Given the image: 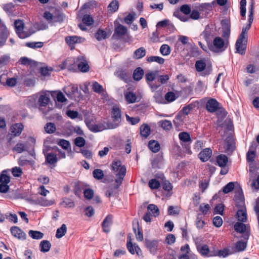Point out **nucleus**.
<instances>
[{"mask_svg":"<svg viewBox=\"0 0 259 259\" xmlns=\"http://www.w3.org/2000/svg\"><path fill=\"white\" fill-rule=\"evenodd\" d=\"M11 231L14 236L19 239L24 240L26 238L25 233L17 227H12Z\"/></svg>","mask_w":259,"mask_h":259,"instance_id":"obj_18","label":"nucleus"},{"mask_svg":"<svg viewBox=\"0 0 259 259\" xmlns=\"http://www.w3.org/2000/svg\"><path fill=\"white\" fill-rule=\"evenodd\" d=\"M206 67V63L203 60L197 61L195 63V68L197 71L201 72L204 70Z\"/></svg>","mask_w":259,"mask_h":259,"instance_id":"obj_39","label":"nucleus"},{"mask_svg":"<svg viewBox=\"0 0 259 259\" xmlns=\"http://www.w3.org/2000/svg\"><path fill=\"white\" fill-rule=\"evenodd\" d=\"M25 146L23 143H17L13 150L18 153H21L25 150Z\"/></svg>","mask_w":259,"mask_h":259,"instance_id":"obj_60","label":"nucleus"},{"mask_svg":"<svg viewBox=\"0 0 259 259\" xmlns=\"http://www.w3.org/2000/svg\"><path fill=\"white\" fill-rule=\"evenodd\" d=\"M87 186L82 182H77L74 184L73 191L75 195L79 196L82 191L86 188Z\"/></svg>","mask_w":259,"mask_h":259,"instance_id":"obj_23","label":"nucleus"},{"mask_svg":"<svg viewBox=\"0 0 259 259\" xmlns=\"http://www.w3.org/2000/svg\"><path fill=\"white\" fill-rule=\"evenodd\" d=\"M180 11L185 15H188L191 13V8L188 5H183L180 8Z\"/></svg>","mask_w":259,"mask_h":259,"instance_id":"obj_64","label":"nucleus"},{"mask_svg":"<svg viewBox=\"0 0 259 259\" xmlns=\"http://www.w3.org/2000/svg\"><path fill=\"white\" fill-rule=\"evenodd\" d=\"M148 146L149 149L153 152L156 153L160 150L159 143L154 140H151L149 142Z\"/></svg>","mask_w":259,"mask_h":259,"instance_id":"obj_31","label":"nucleus"},{"mask_svg":"<svg viewBox=\"0 0 259 259\" xmlns=\"http://www.w3.org/2000/svg\"><path fill=\"white\" fill-rule=\"evenodd\" d=\"M52 96L56 102L57 106H58L59 108H61V106H59V104L65 102V97L63 94L60 91H54L52 93Z\"/></svg>","mask_w":259,"mask_h":259,"instance_id":"obj_16","label":"nucleus"},{"mask_svg":"<svg viewBox=\"0 0 259 259\" xmlns=\"http://www.w3.org/2000/svg\"><path fill=\"white\" fill-rule=\"evenodd\" d=\"M148 185L151 189H157L160 187L159 182L155 179L149 181Z\"/></svg>","mask_w":259,"mask_h":259,"instance_id":"obj_47","label":"nucleus"},{"mask_svg":"<svg viewBox=\"0 0 259 259\" xmlns=\"http://www.w3.org/2000/svg\"><path fill=\"white\" fill-rule=\"evenodd\" d=\"M74 144L77 147H82L85 144V140L82 137H78L75 139Z\"/></svg>","mask_w":259,"mask_h":259,"instance_id":"obj_53","label":"nucleus"},{"mask_svg":"<svg viewBox=\"0 0 259 259\" xmlns=\"http://www.w3.org/2000/svg\"><path fill=\"white\" fill-rule=\"evenodd\" d=\"M219 105L218 102L215 99L211 98L206 104V110L209 112L213 113L218 110Z\"/></svg>","mask_w":259,"mask_h":259,"instance_id":"obj_11","label":"nucleus"},{"mask_svg":"<svg viewBox=\"0 0 259 259\" xmlns=\"http://www.w3.org/2000/svg\"><path fill=\"white\" fill-rule=\"evenodd\" d=\"M107 37V32L103 30L99 29L95 34V37L98 40H101L106 38Z\"/></svg>","mask_w":259,"mask_h":259,"instance_id":"obj_40","label":"nucleus"},{"mask_svg":"<svg viewBox=\"0 0 259 259\" xmlns=\"http://www.w3.org/2000/svg\"><path fill=\"white\" fill-rule=\"evenodd\" d=\"M44 17L49 22H51L53 19L56 21L62 22L63 17L62 15H59L57 17L54 16L49 12H45L44 14Z\"/></svg>","mask_w":259,"mask_h":259,"instance_id":"obj_21","label":"nucleus"},{"mask_svg":"<svg viewBox=\"0 0 259 259\" xmlns=\"http://www.w3.org/2000/svg\"><path fill=\"white\" fill-rule=\"evenodd\" d=\"M234 251L232 250V249H230L229 248H225L223 250H220L219 252V255L220 256H223L224 257L227 256L228 255L234 253Z\"/></svg>","mask_w":259,"mask_h":259,"instance_id":"obj_56","label":"nucleus"},{"mask_svg":"<svg viewBox=\"0 0 259 259\" xmlns=\"http://www.w3.org/2000/svg\"><path fill=\"white\" fill-rule=\"evenodd\" d=\"M145 245L150 253L155 255L162 246L161 243L157 240L145 239Z\"/></svg>","mask_w":259,"mask_h":259,"instance_id":"obj_6","label":"nucleus"},{"mask_svg":"<svg viewBox=\"0 0 259 259\" xmlns=\"http://www.w3.org/2000/svg\"><path fill=\"white\" fill-rule=\"evenodd\" d=\"M155 77L156 72H150L145 74L146 80L153 90H156L159 87V85H155L151 82Z\"/></svg>","mask_w":259,"mask_h":259,"instance_id":"obj_14","label":"nucleus"},{"mask_svg":"<svg viewBox=\"0 0 259 259\" xmlns=\"http://www.w3.org/2000/svg\"><path fill=\"white\" fill-rule=\"evenodd\" d=\"M26 46L32 48V49H38L41 48L44 46V42L41 41L38 42H28L26 43Z\"/></svg>","mask_w":259,"mask_h":259,"instance_id":"obj_43","label":"nucleus"},{"mask_svg":"<svg viewBox=\"0 0 259 259\" xmlns=\"http://www.w3.org/2000/svg\"><path fill=\"white\" fill-rule=\"evenodd\" d=\"M247 247V242L243 241H237L234 244V247L232 249L234 251V253L237 252H241L244 251Z\"/></svg>","mask_w":259,"mask_h":259,"instance_id":"obj_20","label":"nucleus"},{"mask_svg":"<svg viewBox=\"0 0 259 259\" xmlns=\"http://www.w3.org/2000/svg\"><path fill=\"white\" fill-rule=\"evenodd\" d=\"M230 34V26L228 24H225L223 26L222 36L225 39H228Z\"/></svg>","mask_w":259,"mask_h":259,"instance_id":"obj_41","label":"nucleus"},{"mask_svg":"<svg viewBox=\"0 0 259 259\" xmlns=\"http://www.w3.org/2000/svg\"><path fill=\"white\" fill-rule=\"evenodd\" d=\"M87 125L89 129L93 132H101L106 129V127L103 124L101 123L91 124V123H88Z\"/></svg>","mask_w":259,"mask_h":259,"instance_id":"obj_24","label":"nucleus"},{"mask_svg":"<svg viewBox=\"0 0 259 259\" xmlns=\"http://www.w3.org/2000/svg\"><path fill=\"white\" fill-rule=\"evenodd\" d=\"M65 234V224H62L61 227L58 229L56 234V237L57 238L62 237Z\"/></svg>","mask_w":259,"mask_h":259,"instance_id":"obj_59","label":"nucleus"},{"mask_svg":"<svg viewBox=\"0 0 259 259\" xmlns=\"http://www.w3.org/2000/svg\"><path fill=\"white\" fill-rule=\"evenodd\" d=\"M126 246L129 252L134 254L135 253V249L134 248V245L133 244L131 241V239L130 238L129 235L127 237V241L126 243Z\"/></svg>","mask_w":259,"mask_h":259,"instance_id":"obj_55","label":"nucleus"},{"mask_svg":"<svg viewBox=\"0 0 259 259\" xmlns=\"http://www.w3.org/2000/svg\"><path fill=\"white\" fill-rule=\"evenodd\" d=\"M235 148L234 141L232 137L227 138L224 145L225 152L227 153H232Z\"/></svg>","mask_w":259,"mask_h":259,"instance_id":"obj_12","label":"nucleus"},{"mask_svg":"<svg viewBox=\"0 0 259 259\" xmlns=\"http://www.w3.org/2000/svg\"><path fill=\"white\" fill-rule=\"evenodd\" d=\"M93 177L97 180H101L104 177L103 170L100 169H96L93 172Z\"/></svg>","mask_w":259,"mask_h":259,"instance_id":"obj_49","label":"nucleus"},{"mask_svg":"<svg viewBox=\"0 0 259 259\" xmlns=\"http://www.w3.org/2000/svg\"><path fill=\"white\" fill-rule=\"evenodd\" d=\"M170 47L166 44L162 45L160 48V52L163 56L168 55L170 53Z\"/></svg>","mask_w":259,"mask_h":259,"instance_id":"obj_44","label":"nucleus"},{"mask_svg":"<svg viewBox=\"0 0 259 259\" xmlns=\"http://www.w3.org/2000/svg\"><path fill=\"white\" fill-rule=\"evenodd\" d=\"M84 197L85 199L91 200L94 195V191L90 188H85L83 191Z\"/></svg>","mask_w":259,"mask_h":259,"instance_id":"obj_45","label":"nucleus"},{"mask_svg":"<svg viewBox=\"0 0 259 259\" xmlns=\"http://www.w3.org/2000/svg\"><path fill=\"white\" fill-rule=\"evenodd\" d=\"M125 98L128 103H133L137 101V97L135 94L128 92L125 94Z\"/></svg>","mask_w":259,"mask_h":259,"instance_id":"obj_35","label":"nucleus"},{"mask_svg":"<svg viewBox=\"0 0 259 259\" xmlns=\"http://www.w3.org/2000/svg\"><path fill=\"white\" fill-rule=\"evenodd\" d=\"M82 21L83 24L88 26H91L94 23V20L92 17L89 15H84L82 19Z\"/></svg>","mask_w":259,"mask_h":259,"instance_id":"obj_46","label":"nucleus"},{"mask_svg":"<svg viewBox=\"0 0 259 259\" xmlns=\"http://www.w3.org/2000/svg\"><path fill=\"white\" fill-rule=\"evenodd\" d=\"M179 138L181 141L183 142H189L191 140L190 135L186 132H182L179 134Z\"/></svg>","mask_w":259,"mask_h":259,"instance_id":"obj_57","label":"nucleus"},{"mask_svg":"<svg viewBox=\"0 0 259 259\" xmlns=\"http://www.w3.org/2000/svg\"><path fill=\"white\" fill-rule=\"evenodd\" d=\"M236 217L239 221L246 222L247 221V212L244 202H242V205L240 209H238L236 213Z\"/></svg>","mask_w":259,"mask_h":259,"instance_id":"obj_13","label":"nucleus"},{"mask_svg":"<svg viewBox=\"0 0 259 259\" xmlns=\"http://www.w3.org/2000/svg\"><path fill=\"white\" fill-rule=\"evenodd\" d=\"M147 61L148 62H156L159 64H162L164 62V59L159 56H150L147 58Z\"/></svg>","mask_w":259,"mask_h":259,"instance_id":"obj_37","label":"nucleus"},{"mask_svg":"<svg viewBox=\"0 0 259 259\" xmlns=\"http://www.w3.org/2000/svg\"><path fill=\"white\" fill-rule=\"evenodd\" d=\"M212 150L210 148H205L201 151L198 156L202 162L207 161L211 156Z\"/></svg>","mask_w":259,"mask_h":259,"instance_id":"obj_15","label":"nucleus"},{"mask_svg":"<svg viewBox=\"0 0 259 259\" xmlns=\"http://www.w3.org/2000/svg\"><path fill=\"white\" fill-rule=\"evenodd\" d=\"M45 130L46 133L48 134H52L56 130V126L55 124L51 122H49L46 124L45 126Z\"/></svg>","mask_w":259,"mask_h":259,"instance_id":"obj_48","label":"nucleus"},{"mask_svg":"<svg viewBox=\"0 0 259 259\" xmlns=\"http://www.w3.org/2000/svg\"><path fill=\"white\" fill-rule=\"evenodd\" d=\"M235 183L234 182H230L227 184L223 188V191L225 194H227L232 191L234 188Z\"/></svg>","mask_w":259,"mask_h":259,"instance_id":"obj_52","label":"nucleus"},{"mask_svg":"<svg viewBox=\"0 0 259 259\" xmlns=\"http://www.w3.org/2000/svg\"><path fill=\"white\" fill-rule=\"evenodd\" d=\"M68 70L74 72L77 69L82 72H87L89 70L90 66L85 58L83 56L78 57L76 60L73 61V64L68 65Z\"/></svg>","mask_w":259,"mask_h":259,"instance_id":"obj_3","label":"nucleus"},{"mask_svg":"<svg viewBox=\"0 0 259 259\" xmlns=\"http://www.w3.org/2000/svg\"><path fill=\"white\" fill-rule=\"evenodd\" d=\"M127 28L126 27L119 24L117 27H115L114 33L113 35V37L115 38H118L125 35L127 32Z\"/></svg>","mask_w":259,"mask_h":259,"instance_id":"obj_17","label":"nucleus"},{"mask_svg":"<svg viewBox=\"0 0 259 259\" xmlns=\"http://www.w3.org/2000/svg\"><path fill=\"white\" fill-rule=\"evenodd\" d=\"M112 216L111 215H108L102 222V228L103 231L106 233L110 232V226L112 224Z\"/></svg>","mask_w":259,"mask_h":259,"instance_id":"obj_19","label":"nucleus"},{"mask_svg":"<svg viewBox=\"0 0 259 259\" xmlns=\"http://www.w3.org/2000/svg\"><path fill=\"white\" fill-rule=\"evenodd\" d=\"M9 57L6 55L0 57V69L5 66L9 62Z\"/></svg>","mask_w":259,"mask_h":259,"instance_id":"obj_63","label":"nucleus"},{"mask_svg":"<svg viewBox=\"0 0 259 259\" xmlns=\"http://www.w3.org/2000/svg\"><path fill=\"white\" fill-rule=\"evenodd\" d=\"M14 25L16 33L20 38L24 39L27 38L34 33L32 29H29L28 31L24 30V23L21 20H16L14 22Z\"/></svg>","mask_w":259,"mask_h":259,"instance_id":"obj_5","label":"nucleus"},{"mask_svg":"<svg viewBox=\"0 0 259 259\" xmlns=\"http://www.w3.org/2000/svg\"><path fill=\"white\" fill-rule=\"evenodd\" d=\"M150 127L147 124H143L140 127L141 136L144 138H147L150 134Z\"/></svg>","mask_w":259,"mask_h":259,"instance_id":"obj_28","label":"nucleus"},{"mask_svg":"<svg viewBox=\"0 0 259 259\" xmlns=\"http://www.w3.org/2000/svg\"><path fill=\"white\" fill-rule=\"evenodd\" d=\"M67 91H66V95L71 99L77 101L78 100L80 94L78 92V88L76 85H70L67 88Z\"/></svg>","mask_w":259,"mask_h":259,"instance_id":"obj_9","label":"nucleus"},{"mask_svg":"<svg viewBox=\"0 0 259 259\" xmlns=\"http://www.w3.org/2000/svg\"><path fill=\"white\" fill-rule=\"evenodd\" d=\"M29 236L33 239H40L43 238L44 234L40 231L30 230L28 232Z\"/></svg>","mask_w":259,"mask_h":259,"instance_id":"obj_34","label":"nucleus"},{"mask_svg":"<svg viewBox=\"0 0 259 259\" xmlns=\"http://www.w3.org/2000/svg\"><path fill=\"white\" fill-rule=\"evenodd\" d=\"M23 125L21 123H16L11 127L12 135L14 136H19L22 132Z\"/></svg>","mask_w":259,"mask_h":259,"instance_id":"obj_22","label":"nucleus"},{"mask_svg":"<svg viewBox=\"0 0 259 259\" xmlns=\"http://www.w3.org/2000/svg\"><path fill=\"white\" fill-rule=\"evenodd\" d=\"M111 117L115 122L114 125L109 126V128H114L117 127L121 121V114L119 108L117 106H114L112 109Z\"/></svg>","mask_w":259,"mask_h":259,"instance_id":"obj_8","label":"nucleus"},{"mask_svg":"<svg viewBox=\"0 0 259 259\" xmlns=\"http://www.w3.org/2000/svg\"><path fill=\"white\" fill-rule=\"evenodd\" d=\"M228 160L227 156L224 154H220L217 157V162L221 167L225 166L228 162Z\"/></svg>","mask_w":259,"mask_h":259,"instance_id":"obj_29","label":"nucleus"},{"mask_svg":"<svg viewBox=\"0 0 259 259\" xmlns=\"http://www.w3.org/2000/svg\"><path fill=\"white\" fill-rule=\"evenodd\" d=\"M50 102V98L48 95L45 94L40 96L38 99V102L40 106V110H42V107L47 106Z\"/></svg>","mask_w":259,"mask_h":259,"instance_id":"obj_27","label":"nucleus"},{"mask_svg":"<svg viewBox=\"0 0 259 259\" xmlns=\"http://www.w3.org/2000/svg\"><path fill=\"white\" fill-rule=\"evenodd\" d=\"M111 169L115 172H118L116 175L117 178L115 180V183H116V188L117 189L121 184L125 176L126 167L124 165H122L121 162L120 160H115L112 163Z\"/></svg>","mask_w":259,"mask_h":259,"instance_id":"obj_2","label":"nucleus"},{"mask_svg":"<svg viewBox=\"0 0 259 259\" xmlns=\"http://www.w3.org/2000/svg\"><path fill=\"white\" fill-rule=\"evenodd\" d=\"M20 62L21 64L22 65H33L35 64V62L30 59H29L27 57H22L20 59Z\"/></svg>","mask_w":259,"mask_h":259,"instance_id":"obj_51","label":"nucleus"},{"mask_svg":"<svg viewBox=\"0 0 259 259\" xmlns=\"http://www.w3.org/2000/svg\"><path fill=\"white\" fill-rule=\"evenodd\" d=\"M144 75V70L140 67L136 68L133 73V78L137 81L142 79Z\"/></svg>","mask_w":259,"mask_h":259,"instance_id":"obj_32","label":"nucleus"},{"mask_svg":"<svg viewBox=\"0 0 259 259\" xmlns=\"http://www.w3.org/2000/svg\"><path fill=\"white\" fill-rule=\"evenodd\" d=\"M84 40V38L81 37H78L77 36H71L66 37V42L68 44L71 50L74 49V45L76 43H80L83 42Z\"/></svg>","mask_w":259,"mask_h":259,"instance_id":"obj_10","label":"nucleus"},{"mask_svg":"<svg viewBox=\"0 0 259 259\" xmlns=\"http://www.w3.org/2000/svg\"><path fill=\"white\" fill-rule=\"evenodd\" d=\"M255 152L254 150H249L246 155V159L248 161L252 162L254 160Z\"/></svg>","mask_w":259,"mask_h":259,"instance_id":"obj_62","label":"nucleus"},{"mask_svg":"<svg viewBox=\"0 0 259 259\" xmlns=\"http://www.w3.org/2000/svg\"><path fill=\"white\" fill-rule=\"evenodd\" d=\"M92 89L94 92L100 94H102L104 91L102 85L97 81L93 82Z\"/></svg>","mask_w":259,"mask_h":259,"instance_id":"obj_38","label":"nucleus"},{"mask_svg":"<svg viewBox=\"0 0 259 259\" xmlns=\"http://www.w3.org/2000/svg\"><path fill=\"white\" fill-rule=\"evenodd\" d=\"M234 229L237 232L243 233L246 230V225L242 223L237 222L234 225Z\"/></svg>","mask_w":259,"mask_h":259,"instance_id":"obj_42","label":"nucleus"},{"mask_svg":"<svg viewBox=\"0 0 259 259\" xmlns=\"http://www.w3.org/2000/svg\"><path fill=\"white\" fill-rule=\"evenodd\" d=\"M158 123L159 125L165 130L169 131L171 130L172 127L171 121L168 120H160Z\"/></svg>","mask_w":259,"mask_h":259,"instance_id":"obj_36","label":"nucleus"},{"mask_svg":"<svg viewBox=\"0 0 259 259\" xmlns=\"http://www.w3.org/2000/svg\"><path fill=\"white\" fill-rule=\"evenodd\" d=\"M252 23L249 22L245 27H243L242 32L236 41L235 47L237 52L241 55L245 54L246 44L247 41V32L251 27Z\"/></svg>","mask_w":259,"mask_h":259,"instance_id":"obj_1","label":"nucleus"},{"mask_svg":"<svg viewBox=\"0 0 259 259\" xmlns=\"http://www.w3.org/2000/svg\"><path fill=\"white\" fill-rule=\"evenodd\" d=\"M147 212L143 217L144 220L146 222H150L151 221V216L157 217L159 214V210L155 204H149L147 207Z\"/></svg>","mask_w":259,"mask_h":259,"instance_id":"obj_7","label":"nucleus"},{"mask_svg":"<svg viewBox=\"0 0 259 259\" xmlns=\"http://www.w3.org/2000/svg\"><path fill=\"white\" fill-rule=\"evenodd\" d=\"M228 41H225L221 37H215L209 47V49L215 53H221L224 51L227 48Z\"/></svg>","mask_w":259,"mask_h":259,"instance_id":"obj_4","label":"nucleus"},{"mask_svg":"<svg viewBox=\"0 0 259 259\" xmlns=\"http://www.w3.org/2000/svg\"><path fill=\"white\" fill-rule=\"evenodd\" d=\"M24 82L27 86L33 87L35 83V78L34 77H26L24 79Z\"/></svg>","mask_w":259,"mask_h":259,"instance_id":"obj_50","label":"nucleus"},{"mask_svg":"<svg viewBox=\"0 0 259 259\" xmlns=\"http://www.w3.org/2000/svg\"><path fill=\"white\" fill-rule=\"evenodd\" d=\"M119 8V3L117 0H113L108 6V10L111 13L115 12Z\"/></svg>","mask_w":259,"mask_h":259,"instance_id":"obj_33","label":"nucleus"},{"mask_svg":"<svg viewBox=\"0 0 259 259\" xmlns=\"http://www.w3.org/2000/svg\"><path fill=\"white\" fill-rule=\"evenodd\" d=\"M116 75L120 79L123 80L124 82H127L130 78V73L123 69H119L116 71Z\"/></svg>","mask_w":259,"mask_h":259,"instance_id":"obj_26","label":"nucleus"},{"mask_svg":"<svg viewBox=\"0 0 259 259\" xmlns=\"http://www.w3.org/2000/svg\"><path fill=\"white\" fill-rule=\"evenodd\" d=\"M46 160L50 164H54L57 161L56 156L53 153H49L46 157Z\"/></svg>","mask_w":259,"mask_h":259,"instance_id":"obj_58","label":"nucleus"},{"mask_svg":"<svg viewBox=\"0 0 259 259\" xmlns=\"http://www.w3.org/2000/svg\"><path fill=\"white\" fill-rule=\"evenodd\" d=\"M146 53V49L144 47H141L134 51L133 57L135 59H140L144 57Z\"/></svg>","mask_w":259,"mask_h":259,"instance_id":"obj_25","label":"nucleus"},{"mask_svg":"<svg viewBox=\"0 0 259 259\" xmlns=\"http://www.w3.org/2000/svg\"><path fill=\"white\" fill-rule=\"evenodd\" d=\"M211 8L212 4L210 3L201 4L197 7V9L200 11H204L205 10L209 11Z\"/></svg>","mask_w":259,"mask_h":259,"instance_id":"obj_54","label":"nucleus"},{"mask_svg":"<svg viewBox=\"0 0 259 259\" xmlns=\"http://www.w3.org/2000/svg\"><path fill=\"white\" fill-rule=\"evenodd\" d=\"M51 244L48 240H42L40 242L39 247L41 252H46L50 250Z\"/></svg>","mask_w":259,"mask_h":259,"instance_id":"obj_30","label":"nucleus"},{"mask_svg":"<svg viewBox=\"0 0 259 259\" xmlns=\"http://www.w3.org/2000/svg\"><path fill=\"white\" fill-rule=\"evenodd\" d=\"M165 99L168 102H172L176 100L175 94L172 92H169L165 94Z\"/></svg>","mask_w":259,"mask_h":259,"instance_id":"obj_61","label":"nucleus"}]
</instances>
